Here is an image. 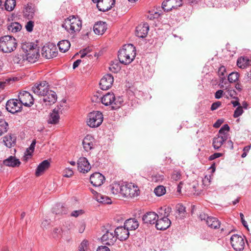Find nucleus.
<instances>
[{
    "label": "nucleus",
    "mask_w": 251,
    "mask_h": 251,
    "mask_svg": "<svg viewBox=\"0 0 251 251\" xmlns=\"http://www.w3.org/2000/svg\"><path fill=\"white\" fill-rule=\"evenodd\" d=\"M109 187L111 193L117 197L133 198L140 194L138 187L133 183L114 182Z\"/></svg>",
    "instance_id": "nucleus-1"
},
{
    "label": "nucleus",
    "mask_w": 251,
    "mask_h": 251,
    "mask_svg": "<svg viewBox=\"0 0 251 251\" xmlns=\"http://www.w3.org/2000/svg\"><path fill=\"white\" fill-rule=\"evenodd\" d=\"M135 47L132 44L125 45L119 50L118 59L124 64H130L135 58L136 52Z\"/></svg>",
    "instance_id": "nucleus-2"
},
{
    "label": "nucleus",
    "mask_w": 251,
    "mask_h": 251,
    "mask_svg": "<svg viewBox=\"0 0 251 251\" xmlns=\"http://www.w3.org/2000/svg\"><path fill=\"white\" fill-rule=\"evenodd\" d=\"M62 27L71 34L78 32L82 27L81 21L75 16H70L66 19Z\"/></svg>",
    "instance_id": "nucleus-3"
},
{
    "label": "nucleus",
    "mask_w": 251,
    "mask_h": 251,
    "mask_svg": "<svg viewBox=\"0 0 251 251\" xmlns=\"http://www.w3.org/2000/svg\"><path fill=\"white\" fill-rule=\"evenodd\" d=\"M16 40L13 36L6 35L0 38V50L5 53H10L17 48Z\"/></svg>",
    "instance_id": "nucleus-4"
},
{
    "label": "nucleus",
    "mask_w": 251,
    "mask_h": 251,
    "mask_svg": "<svg viewBox=\"0 0 251 251\" xmlns=\"http://www.w3.org/2000/svg\"><path fill=\"white\" fill-rule=\"evenodd\" d=\"M100 100L105 106L111 105L113 109H117L119 108L123 101L121 97H119L116 99L114 94L113 93L109 92L103 95L102 97H100Z\"/></svg>",
    "instance_id": "nucleus-5"
},
{
    "label": "nucleus",
    "mask_w": 251,
    "mask_h": 251,
    "mask_svg": "<svg viewBox=\"0 0 251 251\" xmlns=\"http://www.w3.org/2000/svg\"><path fill=\"white\" fill-rule=\"evenodd\" d=\"M246 237L243 235L234 234L230 237V243L235 251H242L245 247Z\"/></svg>",
    "instance_id": "nucleus-6"
},
{
    "label": "nucleus",
    "mask_w": 251,
    "mask_h": 251,
    "mask_svg": "<svg viewBox=\"0 0 251 251\" xmlns=\"http://www.w3.org/2000/svg\"><path fill=\"white\" fill-rule=\"evenodd\" d=\"M50 90L49 85L46 81L36 83L31 88L32 91L38 96H43Z\"/></svg>",
    "instance_id": "nucleus-7"
},
{
    "label": "nucleus",
    "mask_w": 251,
    "mask_h": 251,
    "mask_svg": "<svg viewBox=\"0 0 251 251\" xmlns=\"http://www.w3.org/2000/svg\"><path fill=\"white\" fill-rule=\"evenodd\" d=\"M5 107L7 111L11 113L15 114L21 111L23 106L19 99H12L7 101Z\"/></svg>",
    "instance_id": "nucleus-8"
},
{
    "label": "nucleus",
    "mask_w": 251,
    "mask_h": 251,
    "mask_svg": "<svg viewBox=\"0 0 251 251\" xmlns=\"http://www.w3.org/2000/svg\"><path fill=\"white\" fill-rule=\"evenodd\" d=\"M18 99L20 102L25 106L30 107L33 104L34 98L27 91L20 92L18 95Z\"/></svg>",
    "instance_id": "nucleus-9"
},
{
    "label": "nucleus",
    "mask_w": 251,
    "mask_h": 251,
    "mask_svg": "<svg viewBox=\"0 0 251 251\" xmlns=\"http://www.w3.org/2000/svg\"><path fill=\"white\" fill-rule=\"evenodd\" d=\"M79 54L82 60L85 59L87 63L84 64V65H89V63L93 62V57L94 56V52L93 51V48L92 47H88L79 51Z\"/></svg>",
    "instance_id": "nucleus-10"
},
{
    "label": "nucleus",
    "mask_w": 251,
    "mask_h": 251,
    "mask_svg": "<svg viewBox=\"0 0 251 251\" xmlns=\"http://www.w3.org/2000/svg\"><path fill=\"white\" fill-rule=\"evenodd\" d=\"M95 2L99 10L102 12L109 10L115 4V0H95Z\"/></svg>",
    "instance_id": "nucleus-11"
},
{
    "label": "nucleus",
    "mask_w": 251,
    "mask_h": 251,
    "mask_svg": "<svg viewBox=\"0 0 251 251\" xmlns=\"http://www.w3.org/2000/svg\"><path fill=\"white\" fill-rule=\"evenodd\" d=\"M182 5L181 0H165L162 4V7L165 11H170L177 8Z\"/></svg>",
    "instance_id": "nucleus-12"
},
{
    "label": "nucleus",
    "mask_w": 251,
    "mask_h": 251,
    "mask_svg": "<svg viewBox=\"0 0 251 251\" xmlns=\"http://www.w3.org/2000/svg\"><path fill=\"white\" fill-rule=\"evenodd\" d=\"M43 97V99L40 100V102H44L46 105H50L55 103L57 100V95L55 92L50 89Z\"/></svg>",
    "instance_id": "nucleus-13"
},
{
    "label": "nucleus",
    "mask_w": 251,
    "mask_h": 251,
    "mask_svg": "<svg viewBox=\"0 0 251 251\" xmlns=\"http://www.w3.org/2000/svg\"><path fill=\"white\" fill-rule=\"evenodd\" d=\"M51 46V48L49 46H44L42 48V55L47 59L56 57L58 54L56 47L52 45Z\"/></svg>",
    "instance_id": "nucleus-14"
},
{
    "label": "nucleus",
    "mask_w": 251,
    "mask_h": 251,
    "mask_svg": "<svg viewBox=\"0 0 251 251\" xmlns=\"http://www.w3.org/2000/svg\"><path fill=\"white\" fill-rule=\"evenodd\" d=\"M114 78L110 74L104 75L100 79V86L102 90H107L110 88L113 83Z\"/></svg>",
    "instance_id": "nucleus-15"
},
{
    "label": "nucleus",
    "mask_w": 251,
    "mask_h": 251,
    "mask_svg": "<svg viewBox=\"0 0 251 251\" xmlns=\"http://www.w3.org/2000/svg\"><path fill=\"white\" fill-rule=\"evenodd\" d=\"M116 240L119 239L120 241H125L126 240L129 235V232L124 226H118L115 229Z\"/></svg>",
    "instance_id": "nucleus-16"
},
{
    "label": "nucleus",
    "mask_w": 251,
    "mask_h": 251,
    "mask_svg": "<svg viewBox=\"0 0 251 251\" xmlns=\"http://www.w3.org/2000/svg\"><path fill=\"white\" fill-rule=\"evenodd\" d=\"M78 170L81 173H86L91 169V166L85 157H80L77 161Z\"/></svg>",
    "instance_id": "nucleus-17"
},
{
    "label": "nucleus",
    "mask_w": 251,
    "mask_h": 251,
    "mask_svg": "<svg viewBox=\"0 0 251 251\" xmlns=\"http://www.w3.org/2000/svg\"><path fill=\"white\" fill-rule=\"evenodd\" d=\"M100 240L102 242H106V244H113L116 241L115 230H108L102 235Z\"/></svg>",
    "instance_id": "nucleus-18"
},
{
    "label": "nucleus",
    "mask_w": 251,
    "mask_h": 251,
    "mask_svg": "<svg viewBox=\"0 0 251 251\" xmlns=\"http://www.w3.org/2000/svg\"><path fill=\"white\" fill-rule=\"evenodd\" d=\"M35 7L31 3L25 5L23 9V16L28 20L32 19L35 15Z\"/></svg>",
    "instance_id": "nucleus-19"
},
{
    "label": "nucleus",
    "mask_w": 251,
    "mask_h": 251,
    "mask_svg": "<svg viewBox=\"0 0 251 251\" xmlns=\"http://www.w3.org/2000/svg\"><path fill=\"white\" fill-rule=\"evenodd\" d=\"M39 56V47L35 48L31 51L27 52L25 55L26 60L31 63L35 62L38 59Z\"/></svg>",
    "instance_id": "nucleus-20"
},
{
    "label": "nucleus",
    "mask_w": 251,
    "mask_h": 251,
    "mask_svg": "<svg viewBox=\"0 0 251 251\" xmlns=\"http://www.w3.org/2000/svg\"><path fill=\"white\" fill-rule=\"evenodd\" d=\"M60 108L58 107L55 108L50 113L48 123L49 124L56 125L58 123L60 119L59 113Z\"/></svg>",
    "instance_id": "nucleus-21"
},
{
    "label": "nucleus",
    "mask_w": 251,
    "mask_h": 251,
    "mask_svg": "<svg viewBox=\"0 0 251 251\" xmlns=\"http://www.w3.org/2000/svg\"><path fill=\"white\" fill-rule=\"evenodd\" d=\"M149 30V26L147 23L138 25L136 28V35L139 38L146 37Z\"/></svg>",
    "instance_id": "nucleus-22"
},
{
    "label": "nucleus",
    "mask_w": 251,
    "mask_h": 251,
    "mask_svg": "<svg viewBox=\"0 0 251 251\" xmlns=\"http://www.w3.org/2000/svg\"><path fill=\"white\" fill-rule=\"evenodd\" d=\"M157 214L154 212H148L145 214L142 217V220L145 224H154L157 221Z\"/></svg>",
    "instance_id": "nucleus-23"
},
{
    "label": "nucleus",
    "mask_w": 251,
    "mask_h": 251,
    "mask_svg": "<svg viewBox=\"0 0 251 251\" xmlns=\"http://www.w3.org/2000/svg\"><path fill=\"white\" fill-rule=\"evenodd\" d=\"M155 224V226L157 229L165 230L170 226L171 222L168 218H164V219H157Z\"/></svg>",
    "instance_id": "nucleus-24"
},
{
    "label": "nucleus",
    "mask_w": 251,
    "mask_h": 251,
    "mask_svg": "<svg viewBox=\"0 0 251 251\" xmlns=\"http://www.w3.org/2000/svg\"><path fill=\"white\" fill-rule=\"evenodd\" d=\"M94 138L90 135L85 136L83 140V146L86 151H88L93 149L94 146Z\"/></svg>",
    "instance_id": "nucleus-25"
},
{
    "label": "nucleus",
    "mask_w": 251,
    "mask_h": 251,
    "mask_svg": "<svg viewBox=\"0 0 251 251\" xmlns=\"http://www.w3.org/2000/svg\"><path fill=\"white\" fill-rule=\"evenodd\" d=\"M2 163L6 166L16 167L20 166L21 162L19 159H17L15 156H10L7 159L4 160Z\"/></svg>",
    "instance_id": "nucleus-26"
},
{
    "label": "nucleus",
    "mask_w": 251,
    "mask_h": 251,
    "mask_svg": "<svg viewBox=\"0 0 251 251\" xmlns=\"http://www.w3.org/2000/svg\"><path fill=\"white\" fill-rule=\"evenodd\" d=\"M3 142L7 147L11 148L16 144V136L13 134L9 133L3 137Z\"/></svg>",
    "instance_id": "nucleus-27"
},
{
    "label": "nucleus",
    "mask_w": 251,
    "mask_h": 251,
    "mask_svg": "<svg viewBox=\"0 0 251 251\" xmlns=\"http://www.w3.org/2000/svg\"><path fill=\"white\" fill-rule=\"evenodd\" d=\"M124 226L128 230H135L139 226L138 221L134 218L126 220L124 223Z\"/></svg>",
    "instance_id": "nucleus-28"
},
{
    "label": "nucleus",
    "mask_w": 251,
    "mask_h": 251,
    "mask_svg": "<svg viewBox=\"0 0 251 251\" xmlns=\"http://www.w3.org/2000/svg\"><path fill=\"white\" fill-rule=\"evenodd\" d=\"M50 166V163L48 161V160H45L42 161L39 165L38 166L35 175L37 176H40L44 171L48 169Z\"/></svg>",
    "instance_id": "nucleus-29"
},
{
    "label": "nucleus",
    "mask_w": 251,
    "mask_h": 251,
    "mask_svg": "<svg viewBox=\"0 0 251 251\" xmlns=\"http://www.w3.org/2000/svg\"><path fill=\"white\" fill-rule=\"evenodd\" d=\"M237 65L240 68H246L251 65V59L247 56L241 57L238 59Z\"/></svg>",
    "instance_id": "nucleus-30"
},
{
    "label": "nucleus",
    "mask_w": 251,
    "mask_h": 251,
    "mask_svg": "<svg viewBox=\"0 0 251 251\" xmlns=\"http://www.w3.org/2000/svg\"><path fill=\"white\" fill-rule=\"evenodd\" d=\"M95 200L101 204H111L112 201L108 197L103 195L95 191Z\"/></svg>",
    "instance_id": "nucleus-31"
},
{
    "label": "nucleus",
    "mask_w": 251,
    "mask_h": 251,
    "mask_svg": "<svg viewBox=\"0 0 251 251\" xmlns=\"http://www.w3.org/2000/svg\"><path fill=\"white\" fill-rule=\"evenodd\" d=\"M206 224L211 228L217 229L220 227L221 223L217 218L211 217L210 218H207Z\"/></svg>",
    "instance_id": "nucleus-32"
},
{
    "label": "nucleus",
    "mask_w": 251,
    "mask_h": 251,
    "mask_svg": "<svg viewBox=\"0 0 251 251\" xmlns=\"http://www.w3.org/2000/svg\"><path fill=\"white\" fill-rule=\"evenodd\" d=\"M107 28L105 23L103 22H99L95 23V34L102 35L105 31Z\"/></svg>",
    "instance_id": "nucleus-33"
},
{
    "label": "nucleus",
    "mask_w": 251,
    "mask_h": 251,
    "mask_svg": "<svg viewBox=\"0 0 251 251\" xmlns=\"http://www.w3.org/2000/svg\"><path fill=\"white\" fill-rule=\"evenodd\" d=\"M225 137H221L219 136L215 137L213 139L212 146L215 150H218L226 141Z\"/></svg>",
    "instance_id": "nucleus-34"
},
{
    "label": "nucleus",
    "mask_w": 251,
    "mask_h": 251,
    "mask_svg": "<svg viewBox=\"0 0 251 251\" xmlns=\"http://www.w3.org/2000/svg\"><path fill=\"white\" fill-rule=\"evenodd\" d=\"M229 126L227 124H225L219 131V134L217 136L221 137H225V140H227L229 137L228 131H229Z\"/></svg>",
    "instance_id": "nucleus-35"
},
{
    "label": "nucleus",
    "mask_w": 251,
    "mask_h": 251,
    "mask_svg": "<svg viewBox=\"0 0 251 251\" xmlns=\"http://www.w3.org/2000/svg\"><path fill=\"white\" fill-rule=\"evenodd\" d=\"M57 45L61 52H65L70 49L71 44L68 40H64L60 41Z\"/></svg>",
    "instance_id": "nucleus-36"
},
{
    "label": "nucleus",
    "mask_w": 251,
    "mask_h": 251,
    "mask_svg": "<svg viewBox=\"0 0 251 251\" xmlns=\"http://www.w3.org/2000/svg\"><path fill=\"white\" fill-rule=\"evenodd\" d=\"M67 210L61 204H56L52 208V213L56 215H62L67 213Z\"/></svg>",
    "instance_id": "nucleus-37"
},
{
    "label": "nucleus",
    "mask_w": 251,
    "mask_h": 251,
    "mask_svg": "<svg viewBox=\"0 0 251 251\" xmlns=\"http://www.w3.org/2000/svg\"><path fill=\"white\" fill-rule=\"evenodd\" d=\"M171 211V208L170 207H161L158 214H157V219H164V218H168L170 213Z\"/></svg>",
    "instance_id": "nucleus-38"
},
{
    "label": "nucleus",
    "mask_w": 251,
    "mask_h": 251,
    "mask_svg": "<svg viewBox=\"0 0 251 251\" xmlns=\"http://www.w3.org/2000/svg\"><path fill=\"white\" fill-rule=\"evenodd\" d=\"M38 45L33 43L25 42L22 44V49L23 51L26 54L27 52L31 51L35 48L38 47Z\"/></svg>",
    "instance_id": "nucleus-39"
},
{
    "label": "nucleus",
    "mask_w": 251,
    "mask_h": 251,
    "mask_svg": "<svg viewBox=\"0 0 251 251\" xmlns=\"http://www.w3.org/2000/svg\"><path fill=\"white\" fill-rule=\"evenodd\" d=\"M105 180V178L103 175L95 172V187L100 186Z\"/></svg>",
    "instance_id": "nucleus-40"
},
{
    "label": "nucleus",
    "mask_w": 251,
    "mask_h": 251,
    "mask_svg": "<svg viewBox=\"0 0 251 251\" xmlns=\"http://www.w3.org/2000/svg\"><path fill=\"white\" fill-rule=\"evenodd\" d=\"M22 25L18 22L11 23L7 26L8 30L12 32L16 33L21 30Z\"/></svg>",
    "instance_id": "nucleus-41"
},
{
    "label": "nucleus",
    "mask_w": 251,
    "mask_h": 251,
    "mask_svg": "<svg viewBox=\"0 0 251 251\" xmlns=\"http://www.w3.org/2000/svg\"><path fill=\"white\" fill-rule=\"evenodd\" d=\"M26 60L25 56L21 54H17L13 57L12 61L14 64L22 65Z\"/></svg>",
    "instance_id": "nucleus-42"
},
{
    "label": "nucleus",
    "mask_w": 251,
    "mask_h": 251,
    "mask_svg": "<svg viewBox=\"0 0 251 251\" xmlns=\"http://www.w3.org/2000/svg\"><path fill=\"white\" fill-rule=\"evenodd\" d=\"M8 129V124L4 119H0V136L7 132Z\"/></svg>",
    "instance_id": "nucleus-43"
},
{
    "label": "nucleus",
    "mask_w": 251,
    "mask_h": 251,
    "mask_svg": "<svg viewBox=\"0 0 251 251\" xmlns=\"http://www.w3.org/2000/svg\"><path fill=\"white\" fill-rule=\"evenodd\" d=\"M103 120V114L100 111H95V127L100 126Z\"/></svg>",
    "instance_id": "nucleus-44"
},
{
    "label": "nucleus",
    "mask_w": 251,
    "mask_h": 251,
    "mask_svg": "<svg viewBox=\"0 0 251 251\" xmlns=\"http://www.w3.org/2000/svg\"><path fill=\"white\" fill-rule=\"evenodd\" d=\"M16 5L15 0H6L5 2V9L8 11L13 10Z\"/></svg>",
    "instance_id": "nucleus-45"
},
{
    "label": "nucleus",
    "mask_w": 251,
    "mask_h": 251,
    "mask_svg": "<svg viewBox=\"0 0 251 251\" xmlns=\"http://www.w3.org/2000/svg\"><path fill=\"white\" fill-rule=\"evenodd\" d=\"M109 69L111 72L116 73L120 70L121 67L120 66L119 63L116 60L115 62H111Z\"/></svg>",
    "instance_id": "nucleus-46"
},
{
    "label": "nucleus",
    "mask_w": 251,
    "mask_h": 251,
    "mask_svg": "<svg viewBox=\"0 0 251 251\" xmlns=\"http://www.w3.org/2000/svg\"><path fill=\"white\" fill-rule=\"evenodd\" d=\"M87 124L91 127H94V111L90 112L87 116Z\"/></svg>",
    "instance_id": "nucleus-47"
},
{
    "label": "nucleus",
    "mask_w": 251,
    "mask_h": 251,
    "mask_svg": "<svg viewBox=\"0 0 251 251\" xmlns=\"http://www.w3.org/2000/svg\"><path fill=\"white\" fill-rule=\"evenodd\" d=\"M154 192L157 196H162L165 194L166 188L162 185H159L154 189Z\"/></svg>",
    "instance_id": "nucleus-48"
},
{
    "label": "nucleus",
    "mask_w": 251,
    "mask_h": 251,
    "mask_svg": "<svg viewBox=\"0 0 251 251\" xmlns=\"http://www.w3.org/2000/svg\"><path fill=\"white\" fill-rule=\"evenodd\" d=\"M239 77V73L237 72H232L230 73L227 77V79L230 83H233L236 82Z\"/></svg>",
    "instance_id": "nucleus-49"
},
{
    "label": "nucleus",
    "mask_w": 251,
    "mask_h": 251,
    "mask_svg": "<svg viewBox=\"0 0 251 251\" xmlns=\"http://www.w3.org/2000/svg\"><path fill=\"white\" fill-rule=\"evenodd\" d=\"M226 72V69L224 66H221L219 68L218 72V75L220 77V82H223L224 79H225V73Z\"/></svg>",
    "instance_id": "nucleus-50"
},
{
    "label": "nucleus",
    "mask_w": 251,
    "mask_h": 251,
    "mask_svg": "<svg viewBox=\"0 0 251 251\" xmlns=\"http://www.w3.org/2000/svg\"><path fill=\"white\" fill-rule=\"evenodd\" d=\"M111 226L109 224H107L104 225H102L100 226V231L99 232H100V234L102 235L105 233L108 232V230H111Z\"/></svg>",
    "instance_id": "nucleus-51"
},
{
    "label": "nucleus",
    "mask_w": 251,
    "mask_h": 251,
    "mask_svg": "<svg viewBox=\"0 0 251 251\" xmlns=\"http://www.w3.org/2000/svg\"><path fill=\"white\" fill-rule=\"evenodd\" d=\"M164 179V176L160 174H156L152 176L151 181L154 182H159Z\"/></svg>",
    "instance_id": "nucleus-52"
},
{
    "label": "nucleus",
    "mask_w": 251,
    "mask_h": 251,
    "mask_svg": "<svg viewBox=\"0 0 251 251\" xmlns=\"http://www.w3.org/2000/svg\"><path fill=\"white\" fill-rule=\"evenodd\" d=\"M62 229L59 227H55L52 233V236L54 238H59L61 235Z\"/></svg>",
    "instance_id": "nucleus-53"
},
{
    "label": "nucleus",
    "mask_w": 251,
    "mask_h": 251,
    "mask_svg": "<svg viewBox=\"0 0 251 251\" xmlns=\"http://www.w3.org/2000/svg\"><path fill=\"white\" fill-rule=\"evenodd\" d=\"M88 242L87 241L84 240L79 246V251H89L88 250Z\"/></svg>",
    "instance_id": "nucleus-54"
},
{
    "label": "nucleus",
    "mask_w": 251,
    "mask_h": 251,
    "mask_svg": "<svg viewBox=\"0 0 251 251\" xmlns=\"http://www.w3.org/2000/svg\"><path fill=\"white\" fill-rule=\"evenodd\" d=\"M34 25V23L33 21L30 20L27 22L25 26L26 31L29 32L32 31Z\"/></svg>",
    "instance_id": "nucleus-55"
},
{
    "label": "nucleus",
    "mask_w": 251,
    "mask_h": 251,
    "mask_svg": "<svg viewBox=\"0 0 251 251\" xmlns=\"http://www.w3.org/2000/svg\"><path fill=\"white\" fill-rule=\"evenodd\" d=\"M74 172L73 170L69 168H67L64 170L63 176L66 177H70L72 176Z\"/></svg>",
    "instance_id": "nucleus-56"
},
{
    "label": "nucleus",
    "mask_w": 251,
    "mask_h": 251,
    "mask_svg": "<svg viewBox=\"0 0 251 251\" xmlns=\"http://www.w3.org/2000/svg\"><path fill=\"white\" fill-rule=\"evenodd\" d=\"M177 211L179 214H182L181 218L184 217L185 213V207L182 204H178L176 206Z\"/></svg>",
    "instance_id": "nucleus-57"
},
{
    "label": "nucleus",
    "mask_w": 251,
    "mask_h": 251,
    "mask_svg": "<svg viewBox=\"0 0 251 251\" xmlns=\"http://www.w3.org/2000/svg\"><path fill=\"white\" fill-rule=\"evenodd\" d=\"M243 113V108L241 106H239L234 111L233 117L234 118H238L241 116Z\"/></svg>",
    "instance_id": "nucleus-58"
},
{
    "label": "nucleus",
    "mask_w": 251,
    "mask_h": 251,
    "mask_svg": "<svg viewBox=\"0 0 251 251\" xmlns=\"http://www.w3.org/2000/svg\"><path fill=\"white\" fill-rule=\"evenodd\" d=\"M181 174L179 171H175L172 175L171 179L174 181H177L180 179Z\"/></svg>",
    "instance_id": "nucleus-59"
},
{
    "label": "nucleus",
    "mask_w": 251,
    "mask_h": 251,
    "mask_svg": "<svg viewBox=\"0 0 251 251\" xmlns=\"http://www.w3.org/2000/svg\"><path fill=\"white\" fill-rule=\"evenodd\" d=\"M82 63L83 64H86L87 63V61L85 59H83V60L81 59H77L73 63V68L74 69H75L77 68L81 63Z\"/></svg>",
    "instance_id": "nucleus-60"
},
{
    "label": "nucleus",
    "mask_w": 251,
    "mask_h": 251,
    "mask_svg": "<svg viewBox=\"0 0 251 251\" xmlns=\"http://www.w3.org/2000/svg\"><path fill=\"white\" fill-rule=\"evenodd\" d=\"M221 105L222 102L221 101H216L212 104L210 109L212 111L215 110L217 109L219 107H220L221 106Z\"/></svg>",
    "instance_id": "nucleus-61"
},
{
    "label": "nucleus",
    "mask_w": 251,
    "mask_h": 251,
    "mask_svg": "<svg viewBox=\"0 0 251 251\" xmlns=\"http://www.w3.org/2000/svg\"><path fill=\"white\" fill-rule=\"evenodd\" d=\"M83 213L82 210H75L71 213V216L77 217L79 215H82Z\"/></svg>",
    "instance_id": "nucleus-62"
},
{
    "label": "nucleus",
    "mask_w": 251,
    "mask_h": 251,
    "mask_svg": "<svg viewBox=\"0 0 251 251\" xmlns=\"http://www.w3.org/2000/svg\"><path fill=\"white\" fill-rule=\"evenodd\" d=\"M224 94V91L222 90H219L215 94V98L217 99H220Z\"/></svg>",
    "instance_id": "nucleus-63"
},
{
    "label": "nucleus",
    "mask_w": 251,
    "mask_h": 251,
    "mask_svg": "<svg viewBox=\"0 0 251 251\" xmlns=\"http://www.w3.org/2000/svg\"><path fill=\"white\" fill-rule=\"evenodd\" d=\"M97 251H110V250L107 246H101L98 248Z\"/></svg>",
    "instance_id": "nucleus-64"
}]
</instances>
